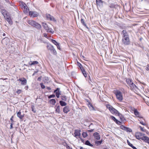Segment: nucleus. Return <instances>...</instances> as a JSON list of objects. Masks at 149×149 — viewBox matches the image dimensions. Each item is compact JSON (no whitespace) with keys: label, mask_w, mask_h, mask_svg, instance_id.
<instances>
[{"label":"nucleus","mask_w":149,"mask_h":149,"mask_svg":"<svg viewBox=\"0 0 149 149\" xmlns=\"http://www.w3.org/2000/svg\"><path fill=\"white\" fill-rule=\"evenodd\" d=\"M122 42L125 45H128L130 44V41L129 39L128 33L125 30L122 31Z\"/></svg>","instance_id":"obj_1"},{"label":"nucleus","mask_w":149,"mask_h":149,"mask_svg":"<svg viewBox=\"0 0 149 149\" xmlns=\"http://www.w3.org/2000/svg\"><path fill=\"white\" fill-rule=\"evenodd\" d=\"M31 26L37 29H40L41 27V25L36 22L31 20H29L27 22Z\"/></svg>","instance_id":"obj_2"},{"label":"nucleus","mask_w":149,"mask_h":149,"mask_svg":"<svg viewBox=\"0 0 149 149\" xmlns=\"http://www.w3.org/2000/svg\"><path fill=\"white\" fill-rule=\"evenodd\" d=\"M107 107L112 114L117 115L119 113L117 110L109 105H107Z\"/></svg>","instance_id":"obj_3"},{"label":"nucleus","mask_w":149,"mask_h":149,"mask_svg":"<svg viewBox=\"0 0 149 149\" xmlns=\"http://www.w3.org/2000/svg\"><path fill=\"white\" fill-rule=\"evenodd\" d=\"M42 25L43 28L47 31V32L52 33H54V31L51 28H49L46 24L43 22L42 23Z\"/></svg>","instance_id":"obj_4"},{"label":"nucleus","mask_w":149,"mask_h":149,"mask_svg":"<svg viewBox=\"0 0 149 149\" xmlns=\"http://www.w3.org/2000/svg\"><path fill=\"white\" fill-rule=\"evenodd\" d=\"M116 97L121 102L123 99V96L122 93L119 91H117L115 93Z\"/></svg>","instance_id":"obj_5"},{"label":"nucleus","mask_w":149,"mask_h":149,"mask_svg":"<svg viewBox=\"0 0 149 149\" xmlns=\"http://www.w3.org/2000/svg\"><path fill=\"white\" fill-rule=\"evenodd\" d=\"M131 109L134 112V113L136 117H139L140 119H141V118H143L142 117H141V115L138 111L137 109L134 108L132 107Z\"/></svg>","instance_id":"obj_6"},{"label":"nucleus","mask_w":149,"mask_h":149,"mask_svg":"<svg viewBox=\"0 0 149 149\" xmlns=\"http://www.w3.org/2000/svg\"><path fill=\"white\" fill-rule=\"evenodd\" d=\"M145 134L140 132H137L136 133L135 136L136 138L138 139H141L143 136Z\"/></svg>","instance_id":"obj_7"},{"label":"nucleus","mask_w":149,"mask_h":149,"mask_svg":"<svg viewBox=\"0 0 149 149\" xmlns=\"http://www.w3.org/2000/svg\"><path fill=\"white\" fill-rule=\"evenodd\" d=\"M29 15L32 17H37L39 13L36 11H31L29 12Z\"/></svg>","instance_id":"obj_8"},{"label":"nucleus","mask_w":149,"mask_h":149,"mask_svg":"<svg viewBox=\"0 0 149 149\" xmlns=\"http://www.w3.org/2000/svg\"><path fill=\"white\" fill-rule=\"evenodd\" d=\"M46 17L48 20L52 21L54 22H56V20L54 17L50 14H47L46 15Z\"/></svg>","instance_id":"obj_9"},{"label":"nucleus","mask_w":149,"mask_h":149,"mask_svg":"<svg viewBox=\"0 0 149 149\" xmlns=\"http://www.w3.org/2000/svg\"><path fill=\"white\" fill-rule=\"evenodd\" d=\"M17 81H21V84L23 85H25L27 83V81L26 79L24 78H20L17 80Z\"/></svg>","instance_id":"obj_10"},{"label":"nucleus","mask_w":149,"mask_h":149,"mask_svg":"<svg viewBox=\"0 0 149 149\" xmlns=\"http://www.w3.org/2000/svg\"><path fill=\"white\" fill-rule=\"evenodd\" d=\"M79 68H80L84 76L85 77H86V71H85L84 68L83 67L82 65L80 63H79Z\"/></svg>","instance_id":"obj_11"},{"label":"nucleus","mask_w":149,"mask_h":149,"mask_svg":"<svg viewBox=\"0 0 149 149\" xmlns=\"http://www.w3.org/2000/svg\"><path fill=\"white\" fill-rule=\"evenodd\" d=\"M59 90L60 89L58 88L54 91V92L56 93V96L58 98L59 97L60 95L61 94V92Z\"/></svg>","instance_id":"obj_12"},{"label":"nucleus","mask_w":149,"mask_h":149,"mask_svg":"<svg viewBox=\"0 0 149 149\" xmlns=\"http://www.w3.org/2000/svg\"><path fill=\"white\" fill-rule=\"evenodd\" d=\"M81 132L80 130H75L74 132V136L77 138V137H79L80 136V132Z\"/></svg>","instance_id":"obj_13"},{"label":"nucleus","mask_w":149,"mask_h":149,"mask_svg":"<svg viewBox=\"0 0 149 149\" xmlns=\"http://www.w3.org/2000/svg\"><path fill=\"white\" fill-rule=\"evenodd\" d=\"M96 3L97 6H102L103 1L102 0H96Z\"/></svg>","instance_id":"obj_14"},{"label":"nucleus","mask_w":149,"mask_h":149,"mask_svg":"<svg viewBox=\"0 0 149 149\" xmlns=\"http://www.w3.org/2000/svg\"><path fill=\"white\" fill-rule=\"evenodd\" d=\"M142 140L149 144V138L148 137L144 136H143L142 138Z\"/></svg>","instance_id":"obj_15"},{"label":"nucleus","mask_w":149,"mask_h":149,"mask_svg":"<svg viewBox=\"0 0 149 149\" xmlns=\"http://www.w3.org/2000/svg\"><path fill=\"white\" fill-rule=\"evenodd\" d=\"M24 114H21L20 110L17 113V116L20 119H22L24 117Z\"/></svg>","instance_id":"obj_16"},{"label":"nucleus","mask_w":149,"mask_h":149,"mask_svg":"<svg viewBox=\"0 0 149 149\" xmlns=\"http://www.w3.org/2000/svg\"><path fill=\"white\" fill-rule=\"evenodd\" d=\"M23 8H24V12L25 13H27L29 12V9L26 4L25 6H23Z\"/></svg>","instance_id":"obj_17"},{"label":"nucleus","mask_w":149,"mask_h":149,"mask_svg":"<svg viewBox=\"0 0 149 149\" xmlns=\"http://www.w3.org/2000/svg\"><path fill=\"white\" fill-rule=\"evenodd\" d=\"M94 136L95 138L97 140H99L100 139V136L99 133L97 132H95L94 134Z\"/></svg>","instance_id":"obj_18"},{"label":"nucleus","mask_w":149,"mask_h":149,"mask_svg":"<svg viewBox=\"0 0 149 149\" xmlns=\"http://www.w3.org/2000/svg\"><path fill=\"white\" fill-rule=\"evenodd\" d=\"M38 63V62L37 61H31L29 63V64L30 66H32V65H35L36 64H37Z\"/></svg>","instance_id":"obj_19"},{"label":"nucleus","mask_w":149,"mask_h":149,"mask_svg":"<svg viewBox=\"0 0 149 149\" xmlns=\"http://www.w3.org/2000/svg\"><path fill=\"white\" fill-rule=\"evenodd\" d=\"M117 115L119 117L121 121H124V120H126L124 117L119 113Z\"/></svg>","instance_id":"obj_20"},{"label":"nucleus","mask_w":149,"mask_h":149,"mask_svg":"<svg viewBox=\"0 0 149 149\" xmlns=\"http://www.w3.org/2000/svg\"><path fill=\"white\" fill-rule=\"evenodd\" d=\"M63 111L65 113H67L70 111L69 107L67 106L65 107L63 109Z\"/></svg>","instance_id":"obj_21"},{"label":"nucleus","mask_w":149,"mask_h":149,"mask_svg":"<svg viewBox=\"0 0 149 149\" xmlns=\"http://www.w3.org/2000/svg\"><path fill=\"white\" fill-rule=\"evenodd\" d=\"M49 102L50 104L53 105H54L56 103V101L54 99H50L49 100Z\"/></svg>","instance_id":"obj_22"},{"label":"nucleus","mask_w":149,"mask_h":149,"mask_svg":"<svg viewBox=\"0 0 149 149\" xmlns=\"http://www.w3.org/2000/svg\"><path fill=\"white\" fill-rule=\"evenodd\" d=\"M129 86L130 87V88H131L132 89H134L136 88H137V87L133 83V82H132L131 84L130 85H129Z\"/></svg>","instance_id":"obj_23"},{"label":"nucleus","mask_w":149,"mask_h":149,"mask_svg":"<svg viewBox=\"0 0 149 149\" xmlns=\"http://www.w3.org/2000/svg\"><path fill=\"white\" fill-rule=\"evenodd\" d=\"M55 109H56V113H60V106H58L57 107L56 106L55 107Z\"/></svg>","instance_id":"obj_24"},{"label":"nucleus","mask_w":149,"mask_h":149,"mask_svg":"<svg viewBox=\"0 0 149 149\" xmlns=\"http://www.w3.org/2000/svg\"><path fill=\"white\" fill-rule=\"evenodd\" d=\"M6 21L8 22L10 24H12V21L10 17H6Z\"/></svg>","instance_id":"obj_25"},{"label":"nucleus","mask_w":149,"mask_h":149,"mask_svg":"<svg viewBox=\"0 0 149 149\" xmlns=\"http://www.w3.org/2000/svg\"><path fill=\"white\" fill-rule=\"evenodd\" d=\"M47 47L48 49L50 50L51 52L53 50V49H54L53 46L51 45H48L47 46Z\"/></svg>","instance_id":"obj_26"},{"label":"nucleus","mask_w":149,"mask_h":149,"mask_svg":"<svg viewBox=\"0 0 149 149\" xmlns=\"http://www.w3.org/2000/svg\"><path fill=\"white\" fill-rule=\"evenodd\" d=\"M88 106L90 109L91 110H95L94 108L93 107L91 103H89V104H88Z\"/></svg>","instance_id":"obj_27"},{"label":"nucleus","mask_w":149,"mask_h":149,"mask_svg":"<svg viewBox=\"0 0 149 149\" xmlns=\"http://www.w3.org/2000/svg\"><path fill=\"white\" fill-rule=\"evenodd\" d=\"M59 103L60 104V105L62 106H65L66 104H67L64 101H59Z\"/></svg>","instance_id":"obj_28"},{"label":"nucleus","mask_w":149,"mask_h":149,"mask_svg":"<svg viewBox=\"0 0 149 149\" xmlns=\"http://www.w3.org/2000/svg\"><path fill=\"white\" fill-rule=\"evenodd\" d=\"M126 81L127 84H128L129 86L132 82L131 79H127L126 80Z\"/></svg>","instance_id":"obj_29"},{"label":"nucleus","mask_w":149,"mask_h":149,"mask_svg":"<svg viewBox=\"0 0 149 149\" xmlns=\"http://www.w3.org/2000/svg\"><path fill=\"white\" fill-rule=\"evenodd\" d=\"M85 144L91 147L93 146V145L91 144L90 142L88 140L86 141Z\"/></svg>","instance_id":"obj_30"},{"label":"nucleus","mask_w":149,"mask_h":149,"mask_svg":"<svg viewBox=\"0 0 149 149\" xmlns=\"http://www.w3.org/2000/svg\"><path fill=\"white\" fill-rule=\"evenodd\" d=\"M125 130L127 132H131L132 131V130L131 129L127 127H126V129Z\"/></svg>","instance_id":"obj_31"},{"label":"nucleus","mask_w":149,"mask_h":149,"mask_svg":"<svg viewBox=\"0 0 149 149\" xmlns=\"http://www.w3.org/2000/svg\"><path fill=\"white\" fill-rule=\"evenodd\" d=\"M1 13L4 16L5 15H6L7 12L5 10H3L1 11Z\"/></svg>","instance_id":"obj_32"},{"label":"nucleus","mask_w":149,"mask_h":149,"mask_svg":"<svg viewBox=\"0 0 149 149\" xmlns=\"http://www.w3.org/2000/svg\"><path fill=\"white\" fill-rule=\"evenodd\" d=\"M82 135L84 138L88 136L86 132H83L82 133Z\"/></svg>","instance_id":"obj_33"},{"label":"nucleus","mask_w":149,"mask_h":149,"mask_svg":"<svg viewBox=\"0 0 149 149\" xmlns=\"http://www.w3.org/2000/svg\"><path fill=\"white\" fill-rule=\"evenodd\" d=\"M52 42L56 45H57L58 44V43L54 40H52Z\"/></svg>","instance_id":"obj_34"},{"label":"nucleus","mask_w":149,"mask_h":149,"mask_svg":"<svg viewBox=\"0 0 149 149\" xmlns=\"http://www.w3.org/2000/svg\"><path fill=\"white\" fill-rule=\"evenodd\" d=\"M61 99L63 101H66L67 100L66 97L65 96H63L61 97Z\"/></svg>","instance_id":"obj_35"},{"label":"nucleus","mask_w":149,"mask_h":149,"mask_svg":"<svg viewBox=\"0 0 149 149\" xmlns=\"http://www.w3.org/2000/svg\"><path fill=\"white\" fill-rule=\"evenodd\" d=\"M81 23L84 26H86V24L84 22V21L83 19H81Z\"/></svg>","instance_id":"obj_36"},{"label":"nucleus","mask_w":149,"mask_h":149,"mask_svg":"<svg viewBox=\"0 0 149 149\" xmlns=\"http://www.w3.org/2000/svg\"><path fill=\"white\" fill-rule=\"evenodd\" d=\"M102 142V140H101V141H97L95 142V143L97 145H100L101 144Z\"/></svg>","instance_id":"obj_37"},{"label":"nucleus","mask_w":149,"mask_h":149,"mask_svg":"<svg viewBox=\"0 0 149 149\" xmlns=\"http://www.w3.org/2000/svg\"><path fill=\"white\" fill-rule=\"evenodd\" d=\"M111 119L113 120L115 122L117 120V119L114 116H111Z\"/></svg>","instance_id":"obj_38"},{"label":"nucleus","mask_w":149,"mask_h":149,"mask_svg":"<svg viewBox=\"0 0 149 149\" xmlns=\"http://www.w3.org/2000/svg\"><path fill=\"white\" fill-rule=\"evenodd\" d=\"M139 120L140 121V123L142 125H144V126L146 125V124H145L144 123H143V121L141 120V119H140V120Z\"/></svg>","instance_id":"obj_39"},{"label":"nucleus","mask_w":149,"mask_h":149,"mask_svg":"<svg viewBox=\"0 0 149 149\" xmlns=\"http://www.w3.org/2000/svg\"><path fill=\"white\" fill-rule=\"evenodd\" d=\"M55 97V95L54 94H52L50 95L48 97V98L49 99L52 97Z\"/></svg>","instance_id":"obj_40"},{"label":"nucleus","mask_w":149,"mask_h":149,"mask_svg":"<svg viewBox=\"0 0 149 149\" xmlns=\"http://www.w3.org/2000/svg\"><path fill=\"white\" fill-rule=\"evenodd\" d=\"M51 52H52L53 53V54L54 55H55L56 54V51L54 49V48L53 49V50Z\"/></svg>","instance_id":"obj_41"},{"label":"nucleus","mask_w":149,"mask_h":149,"mask_svg":"<svg viewBox=\"0 0 149 149\" xmlns=\"http://www.w3.org/2000/svg\"><path fill=\"white\" fill-rule=\"evenodd\" d=\"M126 127L123 126V125H121L120 126V128L123 130H125L126 129Z\"/></svg>","instance_id":"obj_42"},{"label":"nucleus","mask_w":149,"mask_h":149,"mask_svg":"<svg viewBox=\"0 0 149 149\" xmlns=\"http://www.w3.org/2000/svg\"><path fill=\"white\" fill-rule=\"evenodd\" d=\"M116 123L118 125H121V123L120 121H118V120L116 121Z\"/></svg>","instance_id":"obj_43"},{"label":"nucleus","mask_w":149,"mask_h":149,"mask_svg":"<svg viewBox=\"0 0 149 149\" xmlns=\"http://www.w3.org/2000/svg\"><path fill=\"white\" fill-rule=\"evenodd\" d=\"M41 87L42 88L44 89L45 88V85L43 84V83H42L40 84Z\"/></svg>","instance_id":"obj_44"},{"label":"nucleus","mask_w":149,"mask_h":149,"mask_svg":"<svg viewBox=\"0 0 149 149\" xmlns=\"http://www.w3.org/2000/svg\"><path fill=\"white\" fill-rule=\"evenodd\" d=\"M21 90H20V89H18L17 90V91H16V93H17L18 94H19L20 93H21Z\"/></svg>","instance_id":"obj_45"},{"label":"nucleus","mask_w":149,"mask_h":149,"mask_svg":"<svg viewBox=\"0 0 149 149\" xmlns=\"http://www.w3.org/2000/svg\"><path fill=\"white\" fill-rule=\"evenodd\" d=\"M127 143L128 144V145H129L130 146H131V145L132 146H133L132 145V144L131 143H130V142L128 140L127 141Z\"/></svg>","instance_id":"obj_46"},{"label":"nucleus","mask_w":149,"mask_h":149,"mask_svg":"<svg viewBox=\"0 0 149 149\" xmlns=\"http://www.w3.org/2000/svg\"><path fill=\"white\" fill-rule=\"evenodd\" d=\"M5 40H8V38H4V39H3L2 40V42H4V41Z\"/></svg>","instance_id":"obj_47"},{"label":"nucleus","mask_w":149,"mask_h":149,"mask_svg":"<svg viewBox=\"0 0 149 149\" xmlns=\"http://www.w3.org/2000/svg\"><path fill=\"white\" fill-rule=\"evenodd\" d=\"M139 127L140 128L141 130L142 131H143V132L145 131L143 129V128L141 126H140Z\"/></svg>","instance_id":"obj_48"},{"label":"nucleus","mask_w":149,"mask_h":149,"mask_svg":"<svg viewBox=\"0 0 149 149\" xmlns=\"http://www.w3.org/2000/svg\"><path fill=\"white\" fill-rule=\"evenodd\" d=\"M57 46V47L58 49H59V50H60V46L59 45V44L58 43L57 45H56Z\"/></svg>","instance_id":"obj_49"},{"label":"nucleus","mask_w":149,"mask_h":149,"mask_svg":"<svg viewBox=\"0 0 149 149\" xmlns=\"http://www.w3.org/2000/svg\"><path fill=\"white\" fill-rule=\"evenodd\" d=\"M13 124L12 123H11L10 125V129H11L13 128Z\"/></svg>","instance_id":"obj_50"},{"label":"nucleus","mask_w":149,"mask_h":149,"mask_svg":"<svg viewBox=\"0 0 149 149\" xmlns=\"http://www.w3.org/2000/svg\"><path fill=\"white\" fill-rule=\"evenodd\" d=\"M94 130L93 129H91V130H88V131L90 132H93Z\"/></svg>","instance_id":"obj_51"},{"label":"nucleus","mask_w":149,"mask_h":149,"mask_svg":"<svg viewBox=\"0 0 149 149\" xmlns=\"http://www.w3.org/2000/svg\"><path fill=\"white\" fill-rule=\"evenodd\" d=\"M44 36H45L46 38H47V34L45 33H44L43 34Z\"/></svg>","instance_id":"obj_52"},{"label":"nucleus","mask_w":149,"mask_h":149,"mask_svg":"<svg viewBox=\"0 0 149 149\" xmlns=\"http://www.w3.org/2000/svg\"><path fill=\"white\" fill-rule=\"evenodd\" d=\"M47 88L48 90H51V88L49 87H47Z\"/></svg>","instance_id":"obj_53"},{"label":"nucleus","mask_w":149,"mask_h":149,"mask_svg":"<svg viewBox=\"0 0 149 149\" xmlns=\"http://www.w3.org/2000/svg\"><path fill=\"white\" fill-rule=\"evenodd\" d=\"M146 70L148 71L149 70V66H147L146 68Z\"/></svg>","instance_id":"obj_54"},{"label":"nucleus","mask_w":149,"mask_h":149,"mask_svg":"<svg viewBox=\"0 0 149 149\" xmlns=\"http://www.w3.org/2000/svg\"><path fill=\"white\" fill-rule=\"evenodd\" d=\"M67 148H68V149H71V148H70V147L69 146H68V145H67Z\"/></svg>","instance_id":"obj_55"},{"label":"nucleus","mask_w":149,"mask_h":149,"mask_svg":"<svg viewBox=\"0 0 149 149\" xmlns=\"http://www.w3.org/2000/svg\"><path fill=\"white\" fill-rule=\"evenodd\" d=\"M133 146V147H132V148L133 149H137L136 147H134V146Z\"/></svg>","instance_id":"obj_56"},{"label":"nucleus","mask_w":149,"mask_h":149,"mask_svg":"<svg viewBox=\"0 0 149 149\" xmlns=\"http://www.w3.org/2000/svg\"><path fill=\"white\" fill-rule=\"evenodd\" d=\"M37 72H35L34 73H33V74L32 75V76H34L36 73Z\"/></svg>","instance_id":"obj_57"},{"label":"nucleus","mask_w":149,"mask_h":149,"mask_svg":"<svg viewBox=\"0 0 149 149\" xmlns=\"http://www.w3.org/2000/svg\"><path fill=\"white\" fill-rule=\"evenodd\" d=\"M28 86H25V88L26 89V90H27V89H28Z\"/></svg>","instance_id":"obj_58"},{"label":"nucleus","mask_w":149,"mask_h":149,"mask_svg":"<svg viewBox=\"0 0 149 149\" xmlns=\"http://www.w3.org/2000/svg\"><path fill=\"white\" fill-rule=\"evenodd\" d=\"M13 117H12L11 118H10V120H11L12 121H13Z\"/></svg>","instance_id":"obj_59"},{"label":"nucleus","mask_w":149,"mask_h":149,"mask_svg":"<svg viewBox=\"0 0 149 149\" xmlns=\"http://www.w3.org/2000/svg\"><path fill=\"white\" fill-rule=\"evenodd\" d=\"M89 79L90 80V81H91V77H90V76H89Z\"/></svg>","instance_id":"obj_60"},{"label":"nucleus","mask_w":149,"mask_h":149,"mask_svg":"<svg viewBox=\"0 0 149 149\" xmlns=\"http://www.w3.org/2000/svg\"><path fill=\"white\" fill-rule=\"evenodd\" d=\"M83 148L82 147H80V149H83Z\"/></svg>","instance_id":"obj_61"},{"label":"nucleus","mask_w":149,"mask_h":149,"mask_svg":"<svg viewBox=\"0 0 149 149\" xmlns=\"http://www.w3.org/2000/svg\"><path fill=\"white\" fill-rule=\"evenodd\" d=\"M3 36H5V33H3Z\"/></svg>","instance_id":"obj_62"},{"label":"nucleus","mask_w":149,"mask_h":149,"mask_svg":"<svg viewBox=\"0 0 149 149\" xmlns=\"http://www.w3.org/2000/svg\"><path fill=\"white\" fill-rule=\"evenodd\" d=\"M5 1L6 2H7L8 1V0H5Z\"/></svg>","instance_id":"obj_63"},{"label":"nucleus","mask_w":149,"mask_h":149,"mask_svg":"<svg viewBox=\"0 0 149 149\" xmlns=\"http://www.w3.org/2000/svg\"><path fill=\"white\" fill-rule=\"evenodd\" d=\"M131 146H130L132 148V147H133V146H132L131 145Z\"/></svg>","instance_id":"obj_64"}]
</instances>
